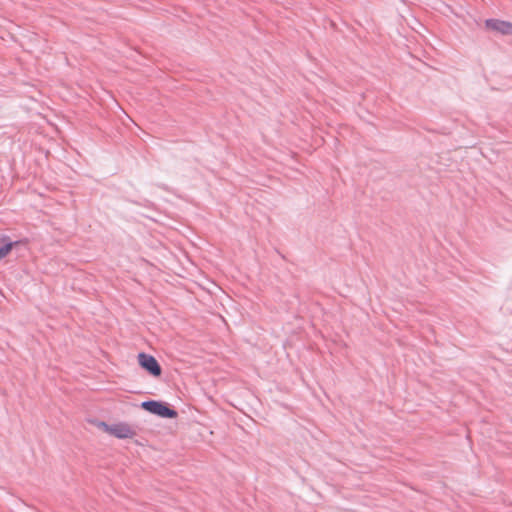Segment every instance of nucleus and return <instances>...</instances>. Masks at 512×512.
<instances>
[{"label":"nucleus","instance_id":"obj_5","mask_svg":"<svg viewBox=\"0 0 512 512\" xmlns=\"http://www.w3.org/2000/svg\"><path fill=\"white\" fill-rule=\"evenodd\" d=\"M18 244L17 241L15 242H7L5 243L4 245H2L0 247V260L3 259L4 257H6L8 255V253L12 250V248Z\"/></svg>","mask_w":512,"mask_h":512},{"label":"nucleus","instance_id":"obj_2","mask_svg":"<svg viewBox=\"0 0 512 512\" xmlns=\"http://www.w3.org/2000/svg\"><path fill=\"white\" fill-rule=\"evenodd\" d=\"M138 363L142 369L147 371L153 377H159L162 373V368L157 359L145 352H140L137 356Z\"/></svg>","mask_w":512,"mask_h":512},{"label":"nucleus","instance_id":"obj_3","mask_svg":"<svg viewBox=\"0 0 512 512\" xmlns=\"http://www.w3.org/2000/svg\"><path fill=\"white\" fill-rule=\"evenodd\" d=\"M106 431H108L111 435L119 439H127L135 436V431L127 424V423H116L112 425H107L106 423H101Z\"/></svg>","mask_w":512,"mask_h":512},{"label":"nucleus","instance_id":"obj_4","mask_svg":"<svg viewBox=\"0 0 512 512\" xmlns=\"http://www.w3.org/2000/svg\"><path fill=\"white\" fill-rule=\"evenodd\" d=\"M485 27L501 35H512V23L509 21L490 18L485 20Z\"/></svg>","mask_w":512,"mask_h":512},{"label":"nucleus","instance_id":"obj_1","mask_svg":"<svg viewBox=\"0 0 512 512\" xmlns=\"http://www.w3.org/2000/svg\"><path fill=\"white\" fill-rule=\"evenodd\" d=\"M141 407L149 413L165 419H173L178 415L175 409L171 408L169 404L162 401L147 400L141 403Z\"/></svg>","mask_w":512,"mask_h":512}]
</instances>
